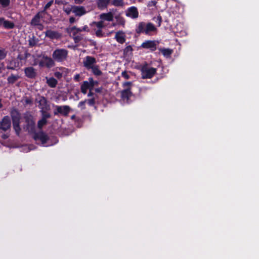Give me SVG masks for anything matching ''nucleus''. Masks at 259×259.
Returning a JSON list of instances; mask_svg holds the SVG:
<instances>
[{
	"mask_svg": "<svg viewBox=\"0 0 259 259\" xmlns=\"http://www.w3.org/2000/svg\"><path fill=\"white\" fill-rule=\"evenodd\" d=\"M34 138L35 141L39 140L43 145H45L48 140L47 135L42 132H39L36 134Z\"/></svg>",
	"mask_w": 259,
	"mask_h": 259,
	"instance_id": "ddd939ff",
	"label": "nucleus"
},
{
	"mask_svg": "<svg viewBox=\"0 0 259 259\" xmlns=\"http://www.w3.org/2000/svg\"><path fill=\"white\" fill-rule=\"evenodd\" d=\"M45 35L51 39H58L62 36L60 33L52 29L47 30L45 32Z\"/></svg>",
	"mask_w": 259,
	"mask_h": 259,
	"instance_id": "9d476101",
	"label": "nucleus"
},
{
	"mask_svg": "<svg viewBox=\"0 0 259 259\" xmlns=\"http://www.w3.org/2000/svg\"><path fill=\"white\" fill-rule=\"evenodd\" d=\"M156 69L152 67H143L142 69V76L143 78H150L156 73Z\"/></svg>",
	"mask_w": 259,
	"mask_h": 259,
	"instance_id": "39448f33",
	"label": "nucleus"
},
{
	"mask_svg": "<svg viewBox=\"0 0 259 259\" xmlns=\"http://www.w3.org/2000/svg\"><path fill=\"white\" fill-rule=\"evenodd\" d=\"M74 117H75V115H73V116H72L71 118L73 119V118H74Z\"/></svg>",
	"mask_w": 259,
	"mask_h": 259,
	"instance_id": "052dcab7",
	"label": "nucleus"
},
{
	"mask_svg": "<svg viewBox=\"0 0 259 259\" xmlns=\"http://www.w3.org/2000/svg\"><path fill=\"white\" fill-rule=\"evenodd\" d=\"M39 65L40 67L51 68L55 65L54 60L50 57H44L40 61Z\"/></svg>",
	"mask_w": 259,
	"mask_h": 259,
	"instance_id": "0eeeda50",
	"label": "nucleus"
},
{
	"mask_svg": "<svg viewBox=\"0 0 259 259\" xmlns=\"http://www.w3.org/2000/svg\"><path fill=\"white\" fill-rule=\"evenodd\" d=\"M55 76L58 78H60L62 76V73L60 72H56L55 73Z\"/></svg>",
	"mask_w": 259,
	"mask_h": 259,
	"instance_id": "79ce46f5",
	"label": "nucleus"
},
{
	"mask_svg": "<svg viewBox=\"0 0 259 259\" xmlns=\"http://www.w3.org/2000/svg\"><path fill=\"white\" fill-rule=\"evenodd\" d=\"M85 101H86V103L90 106H93L95 104V99L94 98L85 100Z\"/></svg>",
	"mask_w": 259,
	"mask_h": 259,
	"instance_id": "e433bc0d",
	"label": "nucleus"
},
{
	"mask_svg": "<svg viewBox=\"0 0 259 259\" xmlns=\"http://www.w3.org/2000/svg\"><path fill=\"white\" fill-rule=\"evenodd\" d=\"M50 116L49 114L46 113L44 115L43 118H45V119H46V118L50 117Z\"/></svg>",
	"mask_w": 259,
	"mask_h": 259,
	"instance_id": "603ef678",
	"label": "nucleus"
},
{
	"mask_svg": "<svg viewBox=\"0 0 259 259\" xmlns=\"http://www.w3.org/2000/svg\"><path fill=\"white\" fill-rule=\"evenodd\" d=\"M79 78H80V75H79V74H76V75L74 76V79H75L76 81H79Z\"/></svg>",
	"mask_w": 259,
	"mask_h": 259,
	"instance_id": "49530a36",
	"label": "nucleus"
},
{
	"mask_svg": "<svg viewBox=\"0 0 259 259\" xmlns=\"http://www.w3.org/2000/svg\"><path fill=\"white\" fill-rule=\"evenodd\" d=\"M18 78V77L15 75H11L9 76L8 78V81L9 83H14Z\"/></svg>",
	"mask_w": 259,
	"mask_h": 259,
	"instance_id": "2f4dec72",
	"label": "nucleus"
},
{
	"mask_svg": "<svg viewBox=\"0 0 259 259\" xmlns=\"http://www.w3.org/2000/svg\"><path fill=\"white\" fill-rule=\"evenodd\" d=\"M81 30V31H89V28L88 27L85 25L84 26H83L82 28H80Z\"/></svg>",
	"mask_w": 259,
	"mask_h": 259,
	"instance_id": "c03bdc74",
	"label": "nucleus"
},
{
	"mask_svg": "<svg viewBox=\"0 0 259 259\" xmlns=\"http://www.w3.org/2000/svg\"><path fill=\"white\" fill-rule=\"evenodd\" d=\"M37 14H40L39 17L40 19H42L45 17V15L47 14V13L45 11L43 10L42 11L38 13Z\"/></svg>",
	"mask_w": 259,
	"mask_h": 259,
	"instance_id": "58836bf2",
	"label": "nucleus"
},
{
	"mask_svg": "<svg viewBox=\"0 0 259 259\" xmlns=\"http://www.w3.org/2000/svg\"><path fill=\"white\" fill-rule=\"evenodd\" d=\"M150 4H151V5H155V4H156V3H155V2H154V1H151V2H150Z\"/></svg>",
	"mask_w": 259,
	"mask_h": 259,
	"instance_id": "13d9d810",
	"label": "nucleus"
},
{
	"mask_svg": "<svg viewBox=\"0 0 259 259\" xmlns=\"http://www.w3.org/2000/svg\"><path fill=\"white\" fill-rule=\"evenodd\" d=\"M75 42L79 41L81 39V37L79 35L73 36Z\"/></svg>",
	"mask_w": 259,
	"mask_h": 259,
	"instance_id": "37998d69",
	"label": "nucleus"
},
{
	"mask_svg": "<svg viewBox=\"0 0 259 259\" xmlns=\"http://www.w3.org/2000/svg\"><path fill=\"white\" fill-rule=\"evenodd\" d=\"M36 102L38 106L42 110H47L48 108L46 99L42 96H37L36 98Z\"/></svg>",
	"mask_w": 259,
	"mask_h": 259,
	"instance_id": "9b49d317",
	"label": "nucleus"
},
{
	"mask_svg": "<svg viewBox=\"0 0 259 259\" xmlns=\"http://www.w3.org/2000/svg\"><path fill=\"white\" fill-rule=\"evenodd\" d=\"M96 63V59L89 56H86L83 60V66L88 69H90L93 67Z\"/></svg>",
	"mask_w": 259,
	"mask_h": 259,
	"instance_id": "1a4fd4ad",
	"label": "nucleus"
},
{
	"mask_svg": "<svg viewBox=\"0 0 259 259\" xmlns=\"http://www.w3.org/2000/svg\"><path fill=\"white\" fill-rule=\"evenodd\" d=\"M11 125V119L8 116H5L2 120L0 121V130L7 131L10 128Z\"/></svg>",
	"mask_w": 259,
	"mask_h": 259,
	"instance_id": "6e6552de",
	"label": "nucleus"
},
{
	"mask_svg": "<svg viewBox=\"0 0 259 259\" xmlns=\"http://www.w3.org/2000/svg\"><path fill=\"white\" fill-rule=\"evenodd\" d=\"M2 107V104L1 103V100H0V108Z\"/></svg>",
	"mask_w": 259,
	"mask_h": 259,
	"instance_id": "bf43d9fd",
	"label": "nucleus"
},
{
	"mask_svg": "<svg viewBox=\"0 0 259 259\" xmlns=\"http://www.w3.org/2000/svg\"><path fill=\"white\" fill-rule=\"evenodd\" d=\"M29 45L31 46H33L35 45V43L32 40H29Z\"/></svg>",
	"mask_w": 259,
	"mask_h": 259,
	"instance_id": "6e6d98bb",
	"label": "nucleus"
},
{
	"mask_svg": "<svg viewBox=\"0 0 259 259\" xmlns=\"http://www.w3.org/2000/svg\"><path fill=\"white\" fill-rule=\"evenodd\" d=\"M73 13L77 16H81L85 14L86 11L83 7L74 6Z\"/></svg>",
	"mask_w": 259,
	"mask_h": 259,
	"instance_id": "dca6fc26",
	"label": "nucleus"
},
{
	"mask_svg": "<svg viewBox=\"0 0 259 259\" xmlns=\"http://www.w3.org/2000/svg\"><path fill=\"white\" fill-rule=\"evenodd\" d=\"M159 51L166 58L169 57L172 53V50L170 49H160Z\"/></svg>",
	"mask_w": 259,
	"mask_h": 259,
	"instance_id": "aec40b11",
	"label": "nucleus"
},
{
	"mask_svg": "<svg viewBox=\"0 0 259 259\" xmlns=\"http://www.w3.org/2000/svg\"><path fill=\"white\" fill-rule=\"evenodd\" d=\"M92 26L94 28V30L95 31V33L98 36H103V33L102 31V29L104 27H97L95 25H93V23L92 24Z\"/></svg>",
	"mask_w": 259,
	"mask_h": 259,
	"instance_id": "a878e982",
	"label": "nucleus"
},
{
	"mask_svg": "<svg viewBox=\"0 0 259 259\" xmlns=\"http://www.w3.org/2000/svg\"><path fill=\"white\" fill-rule=\"evenodd\" d=\"M81 87L83 89H87V90L90 89V90H92V89L90 87V85L89 84V83L88 81H83V83L81 85Z\"/></svg>",
	"mask_w": 259,
	"mask_h": 259,
	"instance_id": "f704fd0d",
	"label": "nucleus"
},
{
	"mask_svg": "<svg viewBox=\"0 0 259 259\" xmlns=\"http://www.w3.org/2000/svg\"><path fill=\"white\" fill-rule=\"evenodd\" d=\"M141 47L145 49L154 51L156 49V42L154 40H147L142 43Z\"/></svg>",
	"mask_w": 259,
	"mask_h": 259,
	"instance_id": "f8f14e48",
	"label": "nucleus"
},
{
	"mask_svg": "<svg viewBox=\"0 0 259 259\" xmlns=\"http://www.w3.org/2000/svg\"><path fill=\"white\" fill-rule=\"evenodd\" d=\"M2 137L3 139H6L7 138H8V136L7 135V134H3L2 136Z\"/></svg>",
	"mask_w": 259,
	"mask_h": 259,
	"instance_id": "864d4df0",
	"label": "nucleus"
},
{
	"mask_svg": "<svg viewBox=\"0 0 259 259\" xmlns=\"http://www.w3.org/2000/svg\"><path fill=\"white\" fill-rule=\"evenodd\" d=\"M115 39L120 44H123L125 41V34L122 31L117 32L115 35Z\"/></svg>",
	"mask_w": 259,
	"mask_h": 259,
	"instance_id": "2eb2a0df",
	"label": "nucleus"
},
{
	"mask_svg": "<svg viewBox=\"0 0 259 259\" xmlns=\"http://www.w3.org/2000/svg\"><path fill=\"white\" fill-rule=\"evenodd\" d=\"M55 108L54 114L55 115L60 113L64 116H67L71 110L70 107L67 105L55 106Z\"/></svg>",
	"mask_w": 259,
	"mask_h": 259,
	"instance_id": "423d86ee",
	"label": "nucleus"
},
{
	"mask_svg": "<svg viewBox=\"0 0 259 259\" xmlns=\"http://www.w3.org/2000/svg\"><path fill=\"white\" fill-rule=\"evenodd\" d=\"M69 22L70 23H73L75 22V18L73 17H70L69 19Z\"/></svg>",
	"mask_w": 259,
	"mask_h": 259,
	"instance_id": "09e8293b",
	"label": "nucleus"
},
{
	"mask_svg": "<svg viewBox=\"0 0 259 259\" xmlns=\"http://www.w3.org/2000/svg\"><path fill=\"white\" fill-rule=\"evenodd\" d=\"M53 1H50L49 2H48L46 5L44 10L46 11L47 9L49 8L52 6V5L53 4Z\"/></svg>",
	"mask_w": 259,
	"mask_h": 259,
	"instance_id": "a19ab883",
	"label": "nucleus"
},
{
	"mask_svg": "<svg viewBox=\"0 0 259 259\" xmlns=\"http://www.w3.org/2000/svg\"><path fill=\"white\" fill-rule=\"evenodd\" d=\"M73 6L66 5L63 7V10L67 15H69L71 12L73 13Z\"/></svg>",
	"mask_w": 259,
	"mask_h": 259,
	"instance_id": "5701e85b",
	"label": "nucleus"
},
{
	"mask_svg": "<svg viewBox=\"0 0 259 259\" xmlns=\"http://www.w3.org/2000/svg\"><path fill=\"white\" fill-rule=\"evenodd\" d=\"M87 89H83L81 87V92L84 94H85L87 92Z\"/></svg>",
	"mask_w": 259,
	"mask_h": 259,
	"instance_id": "8fccbe9b",
	"label": "nucleus"
},
{
	"mask_svg": "<svg viewBox=\"0 0 259 259\" xmlns=\"http://www.w3.org/2000/svg\"><path fill=\"white\" fill-rule=\"evenodd\" d=\"M30 149H28V150L26 151V152L28 151H30Z\"/></svg>",
	"mask_w": 259,
	"mask_h": 259,
	"instance_id": "680f3d73",
	"label": "nucleus"
},
{
	"mask_svg": "<svg viewBox=\"0 0 259 259\" xmlns=\"http://www.w3.org/2000/svg\"><path fill=\"white\" fill-rule=\"evenodd\" d=\"M156 30L155 26L151 23H146L140 22L136 29L138 33H144L146 34H151L152 32Z\"/></svg>",
	"mask_w": 259,
	"mask_h": 259,
	"instance_id": "f257e3e1",
	"label": "nucleus"
},
{
	"mask_svg": "<svg viewBox=\"0 0 259 259\" xmlns=\"http://www.w3.org/2000/svg\"><path fill=\"white\" fill-rule=\"evenodd\" d=\"M4 18H0V26L3 25V23L4 22Z\"/></svg>",
	"mask_w": 259,
	"mask_h": 259,
	"instance_id": "de8ad7c7",
	"label": "nucleus"
},
{
	"mask_svg": "<svg viewBox=\"0 0 259 259\" xmlns=\"http://www.w3.org/2000/svg\"><path fill=\"white\" fill-rule=\"evenodd\" d=\"M86 103V101H81L78 103V107L81 109H85V104Z\"/></svg>",
	"mask_w": 259,
	"mask_h": 259,
	"instance_id": "4c0bfd02",
	"label": "nucleus"
},
{
	"mask_svg": "<svg viewBox=\"0 0 259 259\" xmlns=\"http://www.w3.org/2000/svg\"><path fill=\"white\" fill-rule=\"evenodd\" d=\"M11 116L13 123L20 121V116L19 113L16 110H14L11 112Z\"/></svg>",
	"mask_w": 259,
	"mask_h": 259,
	"instance_id": "412c9836",
	"label": "nucleus"
},
{
	"mask_svg": "<svg viewBox=\"0 0 259 259\" xmlns=\"http://www.w3.org/2000/svg\"><path fill=\"white\" fill-rule=\"evenodd\" d=\"M115 19L116 20V23L118 25H120L121 26H124L125 24V20L124 19L120 16L115 17Z\"/></svg>",
	"mask_w": 259,
	"mask_h": 259,
	"instance_id": "c85d7f7f",
	"label": "nucleus"
},
{
	"mask_svg": "<svg viewBox=\"0 0 259 259\" xmlns=\"http://www.w3.org/2000/svg\"><path fill=\"white\" fill-rule=\"evenodd\" d=\"M7 55V52L4 49L0 48V60L4 59Z\"/></svg>",
	"mask_w": 259,
	"mask_h": 259,
	"instance_id": "473e14b6",
	"label": "nucleus"
},
{
	"mask_svg": "<svg viewBox=\"0 0 259 259\" xmlns=\"http://www.w3.org/2000/svg\"><path fill=\"white\" fill-rule=\"evenodd\" d=\"M46 82L51 88H55L57 84V80L54 77H46Z\"/></svg>",
	"mask_w": 259,
	"mask_h": 259,
	"instance_id": "a211bd4d",
	"label": "nucleus"
},
{
	"mask_svg": "<svg viewBox=\"0 0 259 259\" xmlns=\"http://www.w3.org/2000/svg\"><path fill=\"white\" fill-rule=\"evenodd\" d=\"M111 0H98V6L100 9H103L107 7Z\"/></svg>",
	"mask_w": 259,
	"mask_h": 259,
	"instance_id": "4be33fe9",
	"label": "nucleus"
},
{
	"mask_svg": "<svg viewBox=\"0 0 259 259\" xmlns=\"http://www.w3.org/2000/svg\"><path fill=\"white\" fill-rule=\"evenodd\" d=\"M121 76L125 79H128L130 78V75L126 71L122 72L121 73Z\"/></svg>",
	"mask_w": 259,
	"mask_h": 259,
	"instance_id": "ea45409f",
	"label": "nucleus"
},
{
	"mask_svg": "<svg viewBox=\"0 0 259 259\" xmlns=\"http://www.w3.org/2000/svg\"><path fill=\"white\" fill-rule=\"evenodd\" d=\"M20 121L13 123V128L17 135H19L21 132V127L19 125Z\"/></svg>",
	"mask_w": 259,
	"mask_h": 259,
	"instance_id": "b1692460",
	"label": "nucleus"
},
{
	"mask_svg": "<svg viewBox=\"0 0 259 259\" xmlns=\"http://www.w3.org/2000/svg\"><path fill=\"white\" fill-rule=\"evenodd\" d=\"M100 21L93 22V25L97 27H105L106 25L105 21H112L113 20V14L111 12L102 13L100 15Z\"/></svg>",
	"mask_w": 259,
	"mask_h": 259,
	"instance_id": "7ed1b4c3",
	"label": "nucleus"
},
{
	"mask_svg": "<svg viewBox=\"0 0 259 259\" xmlns=\"http://www.w3.org/2000/svg\"><path fill=\"white\" fill-rule=\"evenodd\" d=\"M137 9L135 7H131L126 11V15L132 18H137L138 17Z\"/></svg>",
	"mask_w": 259,
	"mask_h": 259,
	"instance_id": "4468645a",
	"label": "nucleus"
},
{
	"mask_svg": "<svg viewBox=\"0 0 259 259\" xmlns=\"http://www.w3.org/2000/svg\"><path fill=\"white\" fill-rule=\"evenodd\" d=\"M132 85L131 82H125L123 83L124 89L121 92V98L124 100L128 101L132 96L130 88Z\"/></svg>",
	"mask_w": 259,
	"mask_h": 259,
	"instance_id": "20e7f679",
	"label": "nucleus"
},
{
	"mask_svg": "<svg viewBox=\"0 0 259 259\" xmlns=\"http://www.w3.org/2000/svg\"><path fill=\"white\" fill-rule=\"evenodd\" d=\"M25 102L27 104H30L31 102V100H30L29 99H26Z\"/></svg>",
	"mask_w": 259,
	"mask_h": 259,
	"instance_id": "5fc2aeb1",
	"label": "nucleus"
},
{
	"mask_svg": "<svg viewBox=\"0 0 259 259\" xmlns=\"http://www.w3.org/2000/svg\"><path fill=\"white\" fill-rule=\"evenodd\" d=\"M92 70L93 73L96 75H100L102 74V72L99 70L98 66L96 64L91 68Z\"/></svg>",
	"mask_w": 259,
	"mask_h": 259,
	"instance_id": "cd10ccee",
	"label": "nucleus"
},
{
	"mask_svg": "<svg viewBox=\"0 0 259 259\" xmlns=\"http://www.w3.org/2000/svg\"><path fill=\"white\" fill-rule=\"evenodd\" d=\"M34 126V122L32 120H31L30 122V127L31 130H33Z\"/></svg>",
	"mask_w": 259,
	"mask_h": 259,
	"instance_id": "a18cd8bd",
	"label": "nucleus"
},
{
	"mask_svg": "<svg viewBox=\"0 0 259 259\" xmlns=\"http://www.w3.org/2000/svg\"><path fill=\"white\" fill-rule=\"evenodd\" d=\"M84 0H74L75 3L78 4L81 3Z\"/></svg>",
	"mask_w": 259,
	"mask_h": 259,
	"instance_id": "3c124183",
	"label": "nucleus"
},
{
	"mask_svg": "<svg viewBox=\"0 0 259 259\" xmlns=\"http://www.w3.org/2000/svg\"><path fill=\"white\" fill-rule=\"evenodd\" d=\"M68 51L64 49H57L55 50L52 54L53 60L58 62H62L67 59Z\"/></svg>",
	"mask_w": 259,
	"mask_h": 259,
	"instance_id": "f03ea898",
	"label": "nucleus"
},
{
	"mask_svg": "<svg viewBox=\"0 0 259 259\" xmlns=\"http://www.w3.org/2000/svg\"><path fill=\"white\" fill-rule=\"evenodd\" d=\"M47 123V120L45 118H42L38 122V127L41 128Z\"/></svg>",
	"mask_w": 259,
	"mask_h": 259,
	"instance_id": "72a5a7b5",
	"label": "nucleus"
},
{
	"mask_svg": "<svg viewBox=\"0 0 259 259\" xmlns=\"http://www.w3.org/2000/svg\"><path fill=\"white\" fill-rule=\"evenodd\" d=\"M25 73L29 78H33L35 76L36 73L34 69L32 67H29L25 69Z\"/></svg>",
	"mask_w": 259,
	"mask_h": 259,
	"instance_id": "f3484780",
	"label": "nucleus"
},
{
	"mask_svg": "<svg viewBox=\"0 0 259 259\" xmlns=\"http://www.w3.org/2000/svg\"><path fill=\"white\" fill-rule=\"evenodd\" d=\"M40 14H36L34 17L32 19L31 23L32 25H38L40 23Z\"/></svg>",
	"mask_w": 259,
	"mask_h": 259,
	"instance_id": "393cba45",
	"label": "nucleus"
},
{
	"mask_svg": "<svg viewBox=\"0 0 259 259\" xmlns=\"http://www.w3.org/2000/svg\"><path fill=\"white\" fill-rule=\"evenodd\" d=\"M3 26L6 28H13L14 26V25L10 21H6L4 20Z\"/></svg>",
	"mask_w": 259,
	"mask_h": 259,
	"instance_id": "c756f323",
	"label": "nucleus"
},
{
	"mask_svg": "<svg viewBox=\"0 0 259 259\" xmlns=\"http://www.w3.org/2000/svg\"><path fill=\"white\" fill-rule=\"evenodd\" d=\"M10 0H0V4L3 7H6L10 4Z\"/></svg>",
	"mask_w": 259,
	"mask_h": 259,
	"instance_id": "c9c22d12",
	"label": "nucleus"
},
{
	"mask_svg": "<svg viewBox=\"0 0 259 259\" xmlns=\"http://www.w3.org/2000/svg\"><path fill=\"white\" fill-rule=\"evenodd\" d=\"M111 4L116 7H122L124 6L123 0H113Z\"/></svg>",
	"mask_w": 259,
	"mask_h": 259,
	"instance_id": "bb28decb",
	"label": "nucleus"
},
{
	"mask_svg": "<svg viewBox=\"0 0 259 259\" xmlns=\"http://www.w3.org/2000/svg\"><path fill=\"white\" fill-rule=\"evenodd\" d=\"M88 81L89 82L92 90L93 89L94 86L97 85L98 84V81L94 80L92 78H90L89 79V81Z\"/></svg>",
	"mask_w": 259,
	"mask_h": 259,
	"instance_id": "7c9ffc66",
	"label": "nucleus"
},
{
	"mask_svg": "<svg viewBox=\"0 0 259 259\" xmlns=\"http://www.w3.org/2000/svg\"><path fill=\"white\" fill-rule=\"evenodd\" d=\"M67 32L69 33L70 35L75 36L78 33L81 32V30L80 28L71 27L67 29Z\"/></svg>",
	"mask_w": 259,
	"mask_h": 259,
	"instance_id": "6ab92c4d",
	"label": "nucleus"
},
{
	"mask_svg": "<svg viewBox=\"0 0 259 259\" xmlns=\"http://www.w3.org/2000/svg\"><path fill=\"white\" fill-rule=\"evenodd\" d=\"M93 93L91 92V90H90V92L89 93L88 96L91 97L93 95Z\"/></svg>",
	"mask_w": 259,
	"mask_h": 259,
	"instance_id": "4d7b16f0",
	"label": "nucleus"
}]
</instances>
